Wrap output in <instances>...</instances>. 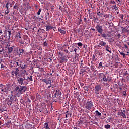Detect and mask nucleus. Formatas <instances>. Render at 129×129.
I'll use <instances>...</instances> for the list:
<instances>
[{"mask_svg":"<svg viewBox=\"0 0 129 129\" xmlns=\"http://www.w3.org/2000/svg\"><path fill=\"white\" fill-rule=\"evenodd\" d=\"M27 91V87L26 86H20V88L19 86L16 87V88H15V92H16V93L20 96L21 95V94H22V93H24V92H25V91Z\"/></svg>","mask_w":129,"mask_h":129,"instance_id":"nucleus-1","label":"nucleus"},{"mask_svg":"<svg viewBox=\"0 0 129 129\" xmlns=\"http://www.w3.org/2000/svg\"><path fill=\"white\" fill-rule=\"evenodd\" d=\"M17 79L18 83L21 85H23V84L27 85V84L29 83V82L28 81V79H26L24 77L23 78L18 77Z\"/></svg>","mask_w":129,"mask_h":129,"instance_id":"nucleus-2","label":"nucleus"},{"mask_svg":"<svg viewBox=\"0 0 129 129\" xmlns=\"http://www.w3.org/2000/svg\"><path fill=\"white\" fill-rule=\"evenodd\" d=\"M99 76L100 78H101V81L107 82L110 81V80H111V78L108 76L106 78V76H105V75L103 73H99Z\"/></svg>","mask_w":129,"mask_h":129,"instance_id":"nucleus-3","label":"nucleus"},{"mask_svg":"<svg viewBox=\"0 0 129 129\" xmlns=\"http://www.w3.org/2000/svg\"><path fill=\"white\" fill-rule=\"evenodd\" d=\"M85 106L86 109H87L88 110H90V109H91V108H92V107L93 106V103H92V101H87L85 104Z\"/></svg>","mask_w":129,"mask_h":129,"instance_id":"nucleus-4","label":"nucleus"},{"mask_svg":"<svg viewBox=\"0 0 129 129\" xmlns=\"http://www.w3.org/2000/svg\"><path fill=\"white\" fill-rule=\"evenodd\" d=\"M95 90L96 94H99L100 90H101V86L100 85H97L95 86Z\"/></svg>","mask_w":129,"mask_h":129,"instance_id":"nucleus-5","label":"nucleus"},{"mask_svg":"<svg viewBox=\"0 0 129 129\" xmlns=\"http://www.w3.org/2000/svg\"><path fill=\"white\" fill-rule=\"evenodd\" d=\"M96 30L98 33L102 34L103 32V29H102V26L100 25H97L96 27Z\"/></svg>","mask_w":129,"mask_h":129,"instance_id":"nucleus-6","label":"nucleus"},{"mask_svg":"<svg viewBox=\"0 0 129 129\" xmlns=\"http://www.w3.org/2000/svg\"><path fill=\"white\" fill-rule=\"evenodd\" d=\"M42 82H44L47 85H49V84H51V81L49 79H44L42 80Z\"/></svg>","mask_w":129,"mask_h":129,"instance_id":"nucleus-7","label":"nucleus"},{"mask_svg":"<svg viewBox=\"0 0 129 129\" xmlns=\"http://www.w3.org/2000/svg\"><path fill=\"white\" fill-rule=\"evenodd\" d=\"M99 45H100V46H101L102 47H104L106 46V42H105L103 40H100L99 41Z\"/></svg>","mask_w":129,"mask_h":129,"instance_id":"nucleus-8","label":"nucleus"},{"mask_svg":"<svg viewBox=\"0 0 129 129\" xmlns=\"http://www.w3.org/2000/svg\"><path fill=\"white\" fill-rule=\"evenodd\" d=\"M8 90H9V87L5 86L4 88L1 90V93H4V92L6 93L8 92Z\"/></svg>","mask_w":129,"mask_h":129,"instance_id":"nucleus-9","label":"nucleus"},{"mask_svg":"<svg viewBox=\"0 0 129 129\" xmlns=\"http://www.w3.org/2000/svg\"><path fill=\"white\" fill-rule=\"evenodd\" d=\"M58 32H59V33L62 35H65L66 34V30H63L60 28H58Z\"/></svg>","mask_w":129,"mask_h":129,"instance_id":"nucleus-10","label":"nucleus"},{"mask_svg":"<svg viewBox=\"0 0 129 129\" xmlns=\"http://www.w3.org/2000/svg\"><path fill=\"white\" fill-rule=\"evenodd\" d=\"M43 126L45 129H50V126H49L48 122L45 123Z\"/></svg>","mask_w":129,"mask_h":129,"instance_id":"nucleus-11","label":"nucleus"},{"mask_svg":"<svg viewBox=\"0 0 129 129\" xmlns=\"http://www.w3.org/2000/svg\"><path fill=\"white\" fill-rule=\"evenodd\" d=\"M11 101H17V97L16 96H13L10 98Z\"/></svg>","mask_w":129,"mask_h":129,"instance_id":"nucleus-12","label":"nucleus"},{"mask_svg":"<svg viewBox=\"0 0 129 129\" xmlns=\"http://www.w3.org/2000/svg\"><path fill=\"white\" fill-rule=\"evenodd\" d=\"M19 71H20V70H19V69L18 68H16V70L14 71V74L16 77L18 76V74H19Z\"/></svg>","mask_w":129,"mask_h":129,"instance_id":"nucleus-13","label":"nucleus"},{"mask_svg":"<svg viewBox=\"0 0 129 129\" xmlns=\"http://www.w3.org/2000/svg\"><path fill=\"white\" fill-rule=\"evenodd\" d=\"M46 31H49L50 30H51V29H56V27H52V26H46Z\"/></svg>","mask_w":129,"mask_h":129,"instance_id":"nucleus-14","label":"nucleus"},{"mask_svg":"<svg viewBox=\"0 0 129 129\" xmlns=\"http://www.w3.org/2000/svg\"><path fill=\"white\" fill-rule=\"evenodd\" d=\"M17 53L20 55H22V54L24 53V50L22 49H19L18 50H17Z\"/></svg>","mask_w":129,"mask_h":129,"instance_id":"nucleus-15","label":"nucleus"},{"mask_svg":"<svg viewBox=\"0 0 129 129\" xmlns=\"http://www.w3.org/2000/svg\"><path fill=\"white\" fill-rule=\"evenodd\" d=\"M105 46L106 50L107 52H109L111 53V50H109V49H110V47L108 45H106Z\"/></svg>","mask_w":129,"mask_h":129,"instance_id":"nucleus-16","label":"nucleus"},{"mask_svg":"<svg viewBox=\"0 0 129 129\" xmlns=\"http://www.w3.org/2000/svg\"><path fill=\"white\" fill-rule=\"evenodd\" d=\"M59 62L62 64V63H64V56H61V57L59 58Z\"/></svg>","mask_w":129,"mask_h":129,"instance_id":"nucleus-17","label":"nucleus"},{"mask_svg":"<svg viewBox=\"0 0 129 129\" xmlns=\"http://www.w3.org/2000/svg\"><path fill=\"white\" fill-rule=\"evenodd\" d=\"M111 9H113V10H115V11H117L118 10V8H117V7L116 6V4L115 5H113V7H111Z\"/></svg>","mask_w":129,"mask_h":129,"instance_id":"nucleus-18","label":"nucleus"},{"mask_svg":"<svg viewBox=\"0 0 129 129\" xmlns=\"http://www.w3.org/2000/svg\"><path fill=\"white\" fill-rule=\"evenodd\" d=\"M109 4H110V5H116V3H115V1L113 0H110L109 2Z\"/></svg>","mask_w":129,"mask_h":129,"instance_id":"nucleus-19","label":"nucleus"},{"mask_svg":"<svg viewBox=\"0 0 129 129\" xmlns=\"http://www.w3.org/2000/svg\"><path fill=\"white\" fill-rule=\"evenodd\" d=\"M8 52L9 53H12L13 52V47H8Z\"/></svg>","mask_w":129,"mask_h":129,"instance_id":"nucleus-20","label":"nucleus"},{"mask_svg":"<svg viewBox=\"0 0 129 129\" xmlns=\"http://www.w3.org/2000/svg\"><path fill=\"white\" fill-rule=\"evenodd\" d=\"M122 31L123 33H129V30L127 29H124L123 27L122 29Z\"/></svg>","mask_w":129,"mask_h":129,"instance_id":"nucleus-21","label":"nucleus"},{"mask_svg":"<svg viewBox=\"0 0 129 129\" xmlns=\"http://www.w3.org/2000/svg\"><path fill=\"white\" fill-rule=\"evenodd\" d=\"M95 113L98 116H101V113L99 112L98 110H96Z\"/></svg>","mask_w":129,"mask_h":129,"instance_id":"nucleus-22","label":"nucleus"},{"mask_svg":"<svg viewBox=\"0 0 129 129\" xmlns=\"http://www.w3.org/2000/svg\"><path fill=\"white\" fill-rule=\"evenodd\" d=\"M121 116L123 117V118H126V116H125V113H123V112H121Z\"/></svg>","mask_w":129,"mask_h":129,"instance_id":"nucleus-23","label":"nucleus"},{"mask_svg":"<svg viewBox=\"0 0 129 129\" xmlns=\"http://www.w3.org/2000/svg\"><path fill=\"white\" fill-rule=\"evenodd\" d=\"M120 54L123 56V58H125V56H126V54L123 52H119Z\"/></svg>","mask_w":129,"mask_h":129,"instance_id":"nucleus-24","label":"nucleus"},{"mask_svg":"<svg viewBox=\"0 0 129 129\" xmlns=\"http://www.w3.org/2000/svg\"><path fill=\"white\" fill-rule=\"evenodd\" d=\"M16 37L17 38H19V39H21V38H22V37H21V33L18 32V33L16 35Z\"/></svg>","mask_w":129,"mask_h":129,"instance_id":"nucleus-25","label":"nucleus"},{"mask_svg":"<svg viewBox=\"0 0 129 129\" xmlns=\"http://www.w3.org/2000/svg\"><path fill=\"white\" fill-rule=\"evenodd\" d=\"M103 67H104V66H103V63H102V62H100L99 64V68H103Z\"/></svg>","mask_w":129,"mask_h":129,"instance_id":"nucleus-26","label":"nucleus"},{"mask_svg":"<svg viewBox=\"0 0 129 129\" xmlns=\"http://www.w3.org/2000/svg\"><path fill=\"white\" fill-rule=\"evenodd\" d=\"M7 33H8V37L9 38H11V34L12 33V31L11 30H9L7 31Z\"/></svg>","mask_w":129,"mask_h":129,"instance_id":"nucleus-27","label":"nucleus"},{"mask_svg":"<svg viewBox=\"0 0 129 129\" xmlns=\"http://www.w3.org/2000/svg\"><path fill=\"white\" fill-rule=\"evenodd\" d=\"M104 127L106 129H109V128H110V125H109V124L105 125Z\"/></svg>","mask_w":129,"mask_h":129,"instance_id":"nucleus-28","label":"nucleus"},{"mask_svg":"<svg viewBox=\"0 0 129 129\" xmlns=\"http://www.w3.org/2000/svg\"><path fill=\"white\" fill-rule=\"evenodd\" d=\"M101 36L103 37V38H105V39H106V38H107V35L106 34H105V33L102 34Z\"/></svg>","mask_w":129,"mask_h":129,"instance_id":"nucleus-29","label":"nucleus"},{"mask_svg":"<svg viewBox=\"0 0 129 129\" xmlns=\"http://www.w3.org/2000/svg\"><path fill=\"white\" fill-rule=\"evenodd\" d=\"M41 12H42V9L40 8L37 12L38 16H40V14H41Z\"/></svg>","mask_w":129,"mask_h":129,"instance_id":"nucleus-30","label":"nucleus"},{"mask_svg":"<svg viewBox=\"0 0 129 129\" xmlns=\"http://www.w3.org/2000/svg\"><path fill=\"white\" fill-rule=\"evenodd\" d=\"M78 124L79 125H82L83 124V121H81V120H79L78 121Z\"/></svg>","mask_w":129,"mask_h":129,"instance_id":"nucleus-31","label":"nucleus"},{"mask_svg":"<svg viewBox=\"0 0 129 129\" xmlns=\"http://www.w3.org/2000/svg\"><path fill=\"white\" fill-rule=\"evenodd\" d=\"M68 112H69V111H67L66 112V118H67L68 117H69V113H68Z\"/></svg>","mask_w":129,"mask_h":129,"instance_id":"nucleus-32","label":"nucleus"},{"mask_svg":"<svg viewBox=\"0 0 129 129\" xmlns=\"http://www.w3.org/2000/svg\"><path fill=\"white\" fill-rule=\"evenodd\" d=\"M28 79L30 80V81H33V76H31L30 77L27 78Z\"/></svg>","mask_w":129,"mask_h":129,"instance_id":"nucleus-33","label":"nucleus"},{"mask_svg":"<svg viewBox=\"0 0 129 129\" xmlns=\"http://www.w3.org/2000/svg\"><path fill=\"white\" fill-rule=\"evenodd\" d=\"M83 23L82 20L80 19V21H79L78 25L79 26V25H81V24Z\"/></svg>","mask_w":129,"mask_h":129,"instance_id":"nucleus-34","label":"nucleus"},{"mask_svg":"<svg viewBox=\"0 0 129 129\" xmlns=\"http://www.w3.org/2000/svg\"><path fill=\"white\" fill-rule=\"evenodd\" d=\"M77 45L79 47H82V43L81 42H79L77 43Z\"/></svg>","mask_w":129,"mask_h":129,"instance_id":"nucleus-35","label":"nucleus"},{"mask_svg":"<svg viewBox=\"0 0 129 129\" xmlns=\"http://www.w3.org/2000/svg\"><path fill=\"white\" fill-rule=\"evenodd\" d=\"M5 87V86H4V85L1 84H0V89H1V90Z\"/></svg>","mask_w":129,"mask_h":129,"instance_id":"nucleus-36","label":"nucleus"},{"mask_svg":"<svg viewBox=\"0 0 129 129\" xmlns=\"http://www.w3.org/2000/svg\"><path fill=\"white\" fill-rule=\"evenodd\" d=\"M104 18H109V14H106V15H104Z\"/></svg>","mask_w":129,"mask_h":129,"instance_id":"nucleus-37","label":"nucleus"},{"mask_svg":"<svg viewBox=\"0 0 129 129\" xmlns=\"http://www.w3.org/2000/svg\"><path fill=\"white\" fill-rule=\"evenodd\" d=\"M7 104H8V105H12V101L9 100Z\"/></svg>","mask_w":129,"mask_h":129,"instance_id":"nucleus-38","label":"nucleus"},{"mask_svg":"<svg viewBox=\"0 0 129 129\" xmlns=\"http://www.w3.org/2000/svg\"><path fill=\"white\" fill-rule=\"evenodd\" d=\"M123 17H124L123 14L120 15V19H121L122 21H123Z\"/></svg>","mask_w":129,"mask_h":129,"instance_id":"nucleus-39","label":"nucleus"},{"mask_svg":"<svg viewBox=\"0 0 129 129\" xmlns=\"http://www.w3.org/2000/svg\"><path fill=\"white\" fill-rule=\"evenodd\" d=\"M19 43L21 44V45H24L25 44V42H24V41H22V40H20Z\"/></svg>","mask_w":129,"mask_h":129,"instance_id":"nucleus-40","label":"nucleus"},{"mask_svg":"<svg viewBox=\"0 0 129 129\" xmlns=\"http://www.w3.org/2000/svg\"><path fill=\"white\" fill-rule=\"evenodd\" d=\"M92 58H93V60H92L93 61H96V58H95V56H94V55H93Z\"/></svg>","mask_w":129,"mask_h":129,"instance_id":"nucleus-41","label":"nucleus"},{"mask_svg":"<svg viewBox=\"0 0 129 129\" xmlns=\"http://www.w3.org/2000/svg\"><path fill=\"white\" fill-rule=\"evenodd\" d=\"M16 64L17 66H19V67H21V62H20L19 61L16 62Z\"/></svg>","mask_w":129,"mask_h":129,"instance_id":"nucleus-42","label":"nucleus"},{"mask_svg":"<svg viewBox=\"0 0 129 129\" xmlns=\"http://www.w3.org/2000/svg\"><path fill=\"white\" fill-rule=\"evenodd\" d=\"M92 123L93 124H95L96 125H97V124H98V123H97V122H96L95 121H93Z\"/></svg>","mask_w":129,"mask_h":129,"instance_id":"nucleus-43","label":"nucleus"},{"mask_svg":"<svg viewBox=\"0 0 129 129\" xmlns=\"http://www.w3.org/2000/svg\"><path fill=\"white\" fill-rule=\"evenodd\" d=\"M43 45L44 46V47H47V46L48 45V44L47 43L46 41H45L43 43Z\"/></svg>","mask_w":129,"mask_h":129,"instance_id":"nucleus-44","label":"nucleus"},{"mask_svg":"<svg viewBox=\"0 0 129 129\" xmlns=\"http://www.w3.org/2000/svg\"><path fill=\"white\" fill-rule=\"evenodd\" d=\"M84 90L87 91H88V87H87V86H85L84 87Z\"/></svg>","mask_w":129,"mask_h":129,"instance_id":"nucleus-45","label":"nucleus"},{"mask_svg":"<svg viewBox=\"0 0 129 129\" xmlns=\"http://www.w3.org/2000/svg\"><path fill=\"white\" fill-rule=\"evenodd\" d=\"M14 3H15V1H12V4H10V8H12L13 7V5H14Z\"/></svg>","mask_w":129,"mask_h":129,"instance_id":"nucleus-46","label":"nucleus"},{"mask_svg":"<svg viewBox=\"0 0 129 129\" xmlns=\"http://www.w3.org/2000/svg\"><path fill=\"white\" fill-rule=\"evenodd\" d=\"M40 71H41V72H45V70L44 69V68H41L40 69Z\"/></svg>","mask_w":129,"mask_h":129,"instance_id":"nucleus-47","label":"nucleus"},{"mask_svg":"<svg viewBox=\"0 0 129 129\" xmlns=\"http://www.w3.org/2000/svg\"><path fill=\"white\" fill-rule=\"evenodd\" d=\"M123 95H124V96H126V91L123 92Z\"/></svg>","mask_w":129,"mask_h":129,"instance_id":"nucleus-48","label":"nucleus"},{"mask_svg":"<svg viewBox=\"0 0 129 129\" xmlns=\"http://www.w3.org/2000/svg\"><path fill=\"white\" fill-rule=\"evenodd\" d=\"M0 64H1V68H5V66H4V64L3 63H2V62H1Z\"/></svg>","mask_w":129,"mask_h":129,"instance_id":"nucleus-49","label":"nucleus"},{"mask_svg":"<svg viewBox=\"0 0 129 129\" xmlns=\"http://www.w3.org/2000/svg\"><path fill=\"white\" fill-rule=\"evenodd\" d=\"M124 46L125 49H128V46L126 44H124Z\"/></svg>","mask_w":129,"mask_h":129,"instance_id":"nucleus-50","label":"nucleus"},{"mask_svg":"<svg viewBox=\"0 0 129 129\" xmlns=\"http://www.w3.org/2000/svg\"><path fill=\"white\" fill-rule=\"evenodd\" d=\"M0 111L1 112H4V111H5V110H4V108H2L0 107Z\"/></svg>","mask_w":129,"mask_h":129,"instance_id":"nucleus-51","label":"nucleus"},{"mask_svg":"<svg viewBox=\"0 0 129 129\" xmlns=\"http://www.w3.org/2000/svg\"><path fill=\"white\" fill-rule=\"evenodd\" d=\"M5 14H6V15H8V14H9V10H6V11H5Z\"/></svg>","mask_w":129,"mask_h":129,"instance_id":"nucleus-52","label":"nucleus"},{"mask_svg":"<svg viewBox=\"0 0 129 129\" xmlns=\"http://www.w3.org/2000/svg\"><path fill=\"white\" fill-rule=\"evenodd\" d=\"M12 76H14L15 75V73L14 71H12L11 73Z\"/></svg>","mask_w":129,"mask_h":129,"instance_id":"nucleus-53","label":"nucleus"},{"mask_svg":"<svg viewBox=\"0 0 129 129\" xmlns=\"http://www.w3.org/2000/svg\"><path fill=\"white\" fill-rule=\"evenodd\" d=\"M97 15L98 16H102V14H101L100 13V12H99L98 13H97Z\"/></svg>","mask_w":129,"mask_h":129,"instance_id":"nucleus-54","label":"nucleus"},{"mask_svg":"<svg viewBox=\"0 0 129 129\" xmlns=\"http://www.w3.org/2000/svg\"><path fill=\"white\" fill-rule=\"evenodd\" d=\"M117 3L120 4H121V1H120V0H117Z\"/></svg>","mask_w":129,"mask_h":129,"instance_id":"nucleus-55","label":"nucleus"},{"mask_svg":"<svg viewBox=\"0 0 129 129\" xmlns=\"http://www.w3.org/2000/svg\"><path fill=\"white\" fill-rule=\"evenodd\" d=\"M95 54H98V53H99V51H98V50H96L95 51Z\"/></svg>","mask_w":129,"mask_h":129,"instance_id":"nucleus-56","label":"nucleus"},{"mask_svg":"<svg viewBox=\"0 0 129 129\" xmlns=\"http://www.w3.org/2000/svg\"><path fill=\"white\" fill-rule=\"evenodd\" d=\"M6 7L7 9L9 10V4H6Z\"/></svg>","mask_w":129,"mask_h":129,"instance_id":"nucleus-57","label":"nucleus"},{"mask_svg":"<svg viewBox=\"0 0 129 129\" xmlns=\"http://www.w3.org/2000/svg\"><path fill=\"white\" fill-rule=\"evenodd\" d=\"M82 65H83V60L81 61V66H82Z\"/></svg>","mask_w":129,"mask_h":129,"instance_id":"nucleus-58","label":"nucleus"},{"mask_svg":"<svg viewBox=\"0 0 129 129\" xmlns=\"http://www.w3.org/2000/svg\"><path fill=\"white\" fill-rule=\"evenodd\" d=\"M64 52H65V53H68L69 51H68V50L66 49L64 50Z\"/></svg>","mask_w":129,"mask_h":129,"instance_id":"nucleus-59","label":"nucleus"},{"mask_svg":"<svg viewBox=\"0 0 129 129\" xmlns=\"http://www.w3.org/2000/svg\"><path fill=\"white\" fill-rule=\"evenodd\" d=\"M121 36V35H120V34H118V35H117V36L118 37V38H120Z\"/></svg>","mask_w":129,"mask_h":129,"instance_id":"nucleus-60","label":"nucleus"},{"mask_svg":"<svg viewBox=\"0 0 129 129\" xmlns=\"http://www.w3.org/2000/svg\"><path fill=\"white\" fill-rule=\"evenodd\" d=\"M4 51V49H0V53H2Z\"/></svg>","mask_w":129,"mask_h":129,"instance_id":"nucleus-61","label":"nucleus"},{"mask_svg":"<svg viewBox=\"0 0 129 129\" xmlns=\"http://www.w3.org/2000/svg\"><path fill=\"white\" fill-rule=\"evenodd\" d=\"M49 85H50V86H48V88H51V87H52V85H51V84H49Z\"/></svg>","mask_w":129,"mask_h":129,"instance_id":"nucleus-62","label":"nucleus"},{"mask_svg":"<svg viewBox=\"0 0 129 129\" xmlns=\"http://www.w3.org/2000/svg\"><path fill=\"white\" fill-rule=\"evenodd\" d=\"M127 54H126V55H127L128 56H129V49L127 51Z\"/></svg>","mask_w":129,"mask_h":129,"instance_id":"nucleus-63","label":"nucleus"},{"mask_svg":"<svg viewBox=\"0 0 129 129\" xmlns=\"http://www.w3.org/2000/svg\"><path fill=\"white\" fill-rule=\"evenodd\" d=\"M42 73H43V75H45L46 74V72H42Z\"/></svg>","mask_w":129,"mask_h":129,"instance_id":"nucleus-64","label":"nucleus"}]
</instances>
